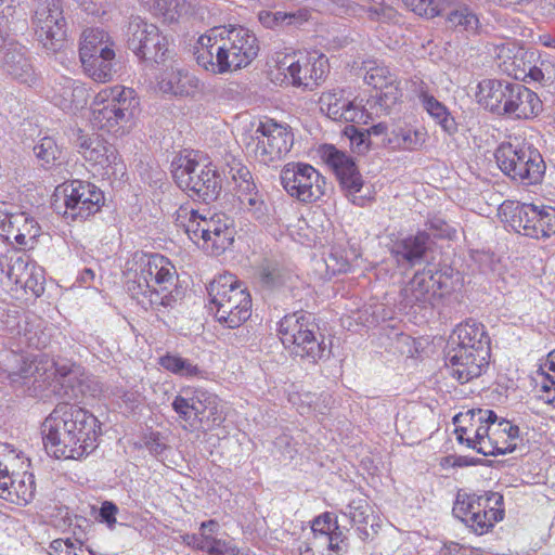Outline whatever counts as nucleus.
Instances as JSON below:
<instances>
[{
    "mask_svg": "<svg viewBox=\"0 0 555 555\" xmlns=\"http://www.w3.org/2000/svg\"><path fill=\"white\" fill-rule=\"evenodd\" d=\"M99 429V421L93 414L63 402L42 423L43 444L56 459L80 460L96 449Z\"/></svg>",
    "mask_w": 555,
    "mask_h": 555,
    "instance_id": "1",
    "label": "nucleus"
},
{
    "mask_svg": "<svg viewBox=\"0 0 555 555\" xmlns=\"http://www.w3.org/2000/svg\"><path fill=\"white\" fill-rule=\"evenodd\" d=\"M256 36L243 26L211 28L197 40L196 62L207 72L225 74L247 66L258 55Z\"/></svg>",
    "mask_w": 555,
    "mask_h": 555,
    "instance_id": "2",
    "label": "nucleus"
},
{
    "mask_svg": "<svg viewBox=\"0 0 555 555\" xmlns=\"http://www.w3.org/2000/svg\"><path fill=\"white\" fill-rule=\"evenodd\" d=\"M127 291L145 310L171 308L178 279L173 263L160 254H135L128 268Z\"/></svg>",
    "mask_w": 555,
    "mask_h": 555,
    "instance_id": "3",
    "label": "nucleus"
},
{
    "mask_svg": "<svg viewBox=\"0 0 555 555\" xmlns=\"http://www.w3.org/2000/svg\"><path fill=\"white\" fill-rule=\"evenodd\" d=\"M209 309L227 328H237L251 315V297L247 288L230 273L219 275L208 286Z\"/></svg>",
    "mask_w": 555,
    "mask_h": 555,
    "instance_id": "4",
    "label": "nucleus"
},
{
    "mask_svg": "<svg viewBox=\"0 0 555 555\" xmlns=\"http://www.w3.org/2000/svg\"><path fill=\"white\" fill-rule=\"evenodd\" d=\"M172 177L182 190L209 204L216 201L222 189V179L217 167L198 152L191 151L175 158Z\"/></svg>",
    "mask_w": 555,
    "mask_h": 555,
    "instance_id": "5",
    "label": "nucleus"
},
{
    "mask_svg": "<svg viewBox=\"0 0 555 555\" xmlns=\"http://www.w3.org/2000/svg\"><path fill=\"white\" fill-rule=\"evenodd\" d=\"M176 221L183 227L191 241L197 245L202 241L203 248L214 255L222 254L234 242L235 228L225 215L208 218L193 208L181 206L177 210Z\"/></svg>",
    "mask_w": 555,
    "mask_h": 555,
    "instance_id": "6",
    "label": "nucleus"
},
{
    "mask_svg": "<svg viewBox=\"0 0 555 555\" xmlns=\"http://www.w3.org/2000/svg\"><path fill=\"white\" fill-rule=\"evenodd\" d=\"M278 332L285 349L309 362L315 363L331 352L310 313L297 311L285 315L279 323Z\"/></svg>",
    "mask_w": 555,
    "mask_h": 555,
    "instance_id": "7",
    "label": "nucleus"
},
{
    "mask_svg": "<svg viewBox=\"0 0 555 555\" xmlns=\"http://www.w3.org/2000/svg\"><path fill=\"white\" fill-rule=\"evenodd\" d=\"M139 104L134 91L122 86L100 90L92 103V124L109 133H124Z\"/></svg>",
    "mask_w": 555,
    "mask_h": 555,
    "instance_id": "8",
    "label": "nucleus"
},
{
    "mask_svg": "<svg viewBox=\"0 0 555 555\" xmlns=\"http://www.w3.org/2000/svg\"><path fill=\"white\" fill-rule=\"evenodd\" d=\"M494 157L501 171L512 180L534 185L543 180L546 165L533 145L525 142H504L495 150Z\"/></svg>",
    "mask_w": 555,
    "mask_h": 555,
    "instance_id": "9",
    "label": "nucleus"
},
{
    "mask_svg": "<svg viewBox=\"0 0 555 555\" xmlns=\"http://www.w3.org/2000/svg\"><path fill=\"white\" fill-rule=\"evenodd\" d=\"M246 152L263 165L281 160L294 144V134L286 124L260 120L254 130L243 134Z\"/></svg>",
    "mask_w": 555,
    "mask_h": 555,
    "instance_id": "10",
    "label": "nucleus"
},
{
    "mask_svg": "<svg viewBox=\"0 0 555 555\" xmlns=\"http://www.w3.org/2000/svg\"><path fill=\"white\" fill-rule=\"evenodd\" d=\"M503 495L498 492L483 494L459 493L453 505V515L475 533L483 534L504 517Z\"/></svg>",
    "mask_w": 555,
    "mask_h": 555,
    "instance_id": "11",
    "label": "nucleus"
},
{
    "mask_svg": "<svg viewBox=\"0 0 555 555\" xmlns=\"http://www.w3.org/2000/svg\"><path fill=\"white\" fill-rule=\"evenodd\" d=\"M54 209L70 221H82L98 212L104 203L103 192L93 183L73 180L59 185Z\"/></svg>",
    "mask_w": 555,
    "mask_h": 555,
    "instance_id": "12",
    "label": "nucleus"
},
{
    "mask_svg": "<svg viewBox=\"0 0 555 555\" xmlns=\"http://www.w3.org/2000/svg\"><path fill=\"white\" fill-rule=\"evenodd\" d=\"M502 215L517 233L532 238H545L555 234V208L528 203H504Z\"/></svg>",
    "mask_w": 555,
    "mask_h": 555,
    "instance_id": "13",
    "label": "nucleus"
},
{
    "mask_svg": "<svg viewBox=\"0 0 555 555\" xmlns=\"http://www.w3.org/2000/svg\"><path fill=\"white\" fill-rule=\"evenodd\" d=\"M274 61L276 69L295 87L312 90L328 72V60L323 54L278 52Z\"/></svg>",
    "mask_w": 555,
    "mask_h": 555,
    "instance_id": "14",
    "label": "nucleus"
},
{
    "mask_svg": "<svg viewBox=\"0 0 555 555\" xmlns=\"http://www.w3.org/2000/svg\"><path fill=\"white\" fill-rule=\"evenodd\" d=\"M173 411L191 426H218L224 421L219 397L202 388L186 389L183 396H177L172 403Z\"/></svg>",
    "mask_w": 555,
    "mask_h": 555,
    "instance_id": "15",
    "label": "nucleus"
},
{
    "mask_svg": "<svg viewBox=\"0 0 555 555\" xmlns=\"http://www.w3.org/2000/svg\"><path fill=\"white\" fill-rule=\"evenodd\" d=\"M280 179L286 193L302 203L321 199L327 190L326 179L306 163L286 164L281 170Z\"/></svg>",
    "mask_w": 555,
    "mask_h": 555,
    "instance_id": "16",
    "label": "nucleus"
},
{
    "mask_svg": "<svg viewBox=\"0 0 555 555\" xmlns=\"http://www.w3.org/2000/svg\"><path fill=\"white\" fill-rule=\"evenodd\" d=\"M37 39L43 48L56 52L66 38L67 21L62 0H37L33 15Z\"/></svg>",
    "mask_w": 555,
    "mask_h": 555,
    "instance_id": "17",
    "label": "nucleus"
},
{
    "mask_svg": "<svg viewBox=\"0 0 555 555\" xmlns=\"http://www.w3.org/2000/svg\"><path fill=\"white\" fill-rule=\"evenodd\" d=\"M78 146L83 158L96 167L103 176L124 177L126 166L121 160L116 147L99 137H79Z\"/></svg>",
    "mask_w": 555,
    "mask_h": 555,
    "instance_id": "18",
    "label": "nucleus"
},
{
    "mask_svg": "<svg viewBox=\"0 0 555 555\" xmlns=\"http://www.w3.org/2000/svg\"><path fill=\"white\" fill-rule=\"evenodd\" d=\"M311 532L310 548L315 550L321 555H325V551L341 555L349 547L347 530L340 528L337 519L328 512L312 520Z\"/></svg>",
    "mask_w": 555,
    "mask_h": 555,
    "instance_id": "19",
    "label": "nucleus"
},
{
    "mask_svg": "<svg viewBox=\"0 0 555 555\" xmlns=\"http://www.w3.org/2000/svg\"><path fill=\"white\" fill-rule=\"evenodd\" d=\"M321 157L334 171L340 188L347 195H356L364 184L354 159L344 151L332 144H324L321 147Z\"/></svg>",
    "mask_w": 555,
    "mask_h": 555,
    "instance_id": "20",
    "label": "nucleus"
},
{
    "mask_svg": "<svg viewBox=\"0 0 555 555\" xmlns=\"http://www.w3.org/2000/svg\"><path fill=\"white\" fill-rule=\"evenodd\" d=\"M447 370L461 384L480 377L489 369L490 353L450 348L447 352Z\"/></svg>",
    "mask_w": 555,
    "mask_h": 555,
    "instance_id": "21",
    "label": "nucleus"
},
{
    "mask_svg": "<svg viewBox=\"0 0 555 555\" xmlns=\"http://www.w3.org/2000/svg\"><path fill=\"white\" fill-rule=\"evenodd\" d=\"M0 67L23 83L30 85L36 80L28 50L12 38H5L0 43Z\"/></svg>",
    "mask_w": 555,
    "mask_h": 555,
    "instance_id": "22",
    "label": "nucleus"
},
{
    "mask_svg": "<svg viewBox=\"0 0 555 555\" xmlns=\"http://www.w3.org/2000/svg\"><path fill=\"white\" fill-rule=\"evenodd\" d=\"M40 234L38 222L27 212L0 209V235L20 246L31 247Z\"/></svg>",
    "mask_w": 555,
    "mask_h": 555,
    "instance_id": "23",
    "label": "nucleus"
},
{
    "mask_svg": "<svg viewBox=\"0 0 555 555\" xmlns=\"http://www.w3.org/2000/svg\"><path fill=\"white\" fill-rule=\"evenodd\" d=\"M164 65L166 68L157 78V87L160 92L175 96H193L201 90V80L181 68L176 61Z\"/></svg>",
    "mask_w": 555,
    "mask_h": 555,
    "instance_id": "24",
    "label": "nucleus"
},
{
    "mask_svg": "<svg viewBox=\"0 0 555 555\" xmlns=\"http://www.w3.org/2000/svg\"><path fill=\"white\" fill-rule=\"evenodd\" d=\"M48 98L62 111L75 112L87 104L89 92L83 82L61 76L55 79Z\"/></svg>",
    "mask_w": 555,
    "mask_h": 555,
    "instance_id": "25",
    "label": "nucleus"
},
{
    "mask_svg": "<svg viewBox=\"0 0 555 555\" xmlns=\"http://www.w3.org/2000/svg\"><path fill=\"white\" fill-rule=\"evenodd\" d=\"M320 103L321 109L325 111L327 116L336 121L365 125L371 119V114L361 103L344 99L337 92L323 93Z\"/></svg>",
    "mask_w": 555,
    "mask_h": 555,
    "instance_id": "26",
    "label": "nucleus"
},
{
    "mask_svg": "<svg viewBox=\"0 0 555 555\" xmlns=\"http://www.w3.org/2000/svg\"><path fill=\"white\" fill-rule=\"evenodd\" d=\"M430 244V234L423 230L396 240L390 251L399 266L412 268L423 260Z\"/></svg>",
    "mask_w": 555,
    "mask_h": 555,
    "instance_id": "27",
    "label": "nucleus"
},
{
    "mask_svg": "<svg viewBox=\"0 0 555 555\" xmlns=\"http://www.w3.org/2000/svg\"><path fill=\"white\" fill-rule=\"evenodd\" d=\"M514 83L513 81L499 79L480 81L476 94L478 103L492 113L506 115V106H508L514 93Z\"/></svg>",
    "mask_w": 555,
    "mask_h": 555,
    "instance_id": "28",
    "label": "nucleus"
},
{
    "mask_svg": "<svg viewBox=\"0 0 555 555\" xmlns=\"http://www.w3.org/2000/svg\"><path fill=\"white\" fill-rule=\"evenodd\" d=\"M452 343L456 344L453 349H463L468 351H478L490 353V337L482 323L468 319L459 324L453 332Z\"/></svg>",
    "mask_w": 555,
    "mask_h": 555,
    "instance_id": "29",
    "label": "nucleus"
},
{
    "mask_svg": "<svg viewBox=\"0 0 555 555\" xmlns=\"http://www.w3.org/2000/svg\"><path fill=\"white\" fill-rule=\"evenodd\" d=\"M436 285L441 287L440 281H438L430 271L416 272L410 283L402 289L405 305L411 307L434 306Z\"/></svg>",
    "mask_w": 555,
    "mask_h": 555,
    "instance_id": "30",
    "label": "nucleus"
},
{
    "mask_svg": "<svg viewBox=\"0 0 555 555\" xmlns=\"http://www.w3.org/2000/svg\"><path fill=\"white\" fill-rule=\"evenodd\" d=\"M55 372L60 375L59 395L66 400H79L91 391V380L89 376L80 372L79 366L67 369L66 366L56 367Z\"/></svg>",
    "mask_w": 555,
    "mask_h": 555,
    "instance_id": "31",
    "label": "nucleus"
},
{
    "mask_svg": "<svg viewBox=\"0 0 555 555\" xmlns=\"http://www.w3.org/2000/svg\"><path fill=\"white\" fill-rule=\"evenodd\" d=\"M514 93L507 107L506 116L521 119L530 118L541 109V101L538 95L526 86L514 83Z\"/></svg>",
    "mask_w": 555,
    "mask_h": 555,
    "instance_id": "32",
    "label": "nucleus"
},
{
    "mask_svg": "<svg viewBox=\"0 0 555 555\" xmlns=\"http://www.w3.org/2000/svg\"><path fill=\"white\" fill-rule=\"evenodd\" d=\"M112 51H114V42L105 30L87 28L81 34L79 44L80 61H90L91 57L109 54Z\"/></svg>",
    "mask_w": 555,
    "mask_h": 555,
    "instance_id": "33",
    "label": "nucleus"
},
{
    "mask_svg": "<svg viewBox=\"0 0 555 555\" xmlns=\"http://www.w3.org/2000/svg\"><path fill=\"white\" fill-rule=\"evenodd\" d=\"M482 412H487V414L482 416V423L476 425L475 439L500 436L501 434L506 435L512 440L519 438L518 426L505 418L499 420L492 410H482Z\"/></svg>",
    "mask_w": 555,
    "mask_h": 555,
    "instance_id": "34",
    "label": "nucleus"
},
{
    "mask_svg": "<svg viewBox=\"0 0 555 555\" xmlns=\"http://www.w3.org/2000/svg\"><path fill=\"white\" fill-rule=\"evenodd\" d=\"M418 99L423 108L440 126L442 131L449 135L457 132V122L443 103L424 90L420 91Z\"/></svg>",
    "mask_w": 555,
    "mask_h": 555,
    "instance_id": "35",
    "label": "nucleus"
},
{
    "mask_svg": "<svg viewBox=\"0 0 555 555\" xmlns=\"http://www.w3.org/2000/svg\"><path fill=\"white\" fill-rule=\"evenodd\" d=\"M142 52H137L138 56L146 66L166 65L172 59L168 47L167 37L157 28L154 36H151L146 44L142 47Z\"/></svg>",
    "mask_w": 555,
    "mask_h": 555,
    "instance_id": "36",
    "label": "nucleus"
},
{
    "mask_svg": "<svg viewBox=\"0 0 555 555\" xmlns=\"http://www.w3.org/2000/svg\"><path fill=\"white\" fill-rule=\"evenodd\" d=\"M8 483L2 486L1 499L15 504H27L34 499L36 486L33 474L24 473L21 479L16 480L13 472Z\"/></svg>",
    "mask_w": 555,
    "mask_h": 555,
    "instance_id": "37",
    "label": "nucleus"
},
{
    "mask_svg": "<svg viewBox=\"0 0 555 555\" xmlns=\"http://www.w3.org/2000/svg\"><path fill=\"white\" fill-rule=\"evenodd\" d=\"M17 333L25 339L28 347L42 349L49 343V336L43 331V320L35 313H25L17 323Z\"/></svg>",
    "mask_w": 555,
    "mask_h": 555,
    "instance_id": "38",
    "label": "nucleus"
},
{
    "mask_svg": "<svg viewBox=\"0 0 555 555\" xmlns=\"http://www.w3.org/2000/svg\"><path fill=\"white\" fill-rule=\"evenodd\" d=\"M85 73L96 82H107L113 79L116 73V53L115 50L109 54L96 55L90 61H80Z\"/></svg>",
    "mask_w": 555,
    "mask_h": 555,
    "instance_id": "39",
    "label": "nucleus"
},
{
    "mask_svg": "<svg viewBox=\"0 0 555 555\" xmlns=\"http://www.w3.org/2000/svg\"><path fill=\"white\" fill-rule=\"evenodd\" d=\"M426 138L424 129L397 128L391 131L385 144L391 150L417 151L424 145Z\"/></svg>",
    "mask_w": 555,
    "mask_h": 555,
    "instance_id": "40",
    "label": "nucleus"
},
{
    "mask_svg": "<svg viewBox=\"0 0 555 555\" xmlns=\"http://www.w3.org/2000/svg\"><path fill=\"white\" fill-rule=\"evenodd\" d=\"M486 414L487 412H482V409H477L459 413L453 417V423L456 426V439L460 443H465L468 447L475 440L476 425L482 423V416Z\"/></svg>",
    "mask_w": 555,
    "mask_h": 555,
    "instance_id": "41",
    "label": "nucleus"
},
{
    "mask_svg": "<svg viewBox=\"0 0 555 555\" xmlns=\"http://www.w3.org/2000/svg\"><path fill=\"white\" fill-rule=\"evenodd\" d=\"M158 27L152 23H147L140 16H132L127 29V44L128 48L135 54L142 52L143 44L145 46L151 36L155 35Z\"/></svg>",
    "mask_w": 555,
    "mask_h": 555,
    "instance_id": "42",
    "label": "nucleus"
},
{
    "mask_svg": "<svg viewBox=\"0 0 555 555\" xmlns=\"http://www.w3.org/2000/svg\"><path fill=\"white\" fill-rule=\"evenodd\" d=\"M516 441L507 437L504 441H501L498 436H489L488 438L475 439L468 448L476 450L485 456L504 455L516 450Z\"/></svg>",
    "mask_w": 555,
    "mask_h": 555,
    "instance_id": "43",
    "label": "nucleus"
},
{
    "mask_svg": "<svg viewBox=\"0 0 555 555\" xmlns=\"http://www.w3.org/2000/svg\"><path fill=\"white\" fill-rule=\"evenodd\" d=\"M12 358L14 362L21 363L17 370H11L8 373V377L12 383H17L20 379H27L31 376L42 377L48 371L47 367H43V372H41L40 364L42 363V356L28 358L12 353Z\"/></svg>",
    "mask_w": 555,
    "mask_h": 555,
    "instance_id": "44",
    "label": "nucleus"
},
{
    "mask_svg": "<svg viewBox=\"0 0 555 555\" xmlns=\"http://www.w3.org/2000/svg\"><path fill=\"white\" fill-rule=\"evenodd\" d=\"M447 22L451 27L461 31L476 34L480 27L477 13L468 5H460L449 12Z\"/></svg>",
    "mask_w": 555,
    "mask_h": 555,
    "instance_id": "45",
    "label": "nucleus"
},
{
    "mask_svg": "<svg viewBox=\"0 0 555 555\" xmlns=\"http://www.w3.org/2000/svg\"><path fill=\"white\" fill-rule=\"evenodd\" d=\"M159 364L167 371L182 377H203L205 374L196 364L179 356L166 354L160 358Z\"/></svg>",
    "mask_w": 555,
    "mask_h": 555,
    "instance_id": "46",
    "label": "nucleus"
},
{
    "mask_svg": "<svg viewBox=\"0 0 555 555\" xmlns=\"http://www.w3.org/2000/svg\"><path fill=\"white\" fill-rule=\"evenodd\" d=\"M229 172L235 184L234 189L240 202L245 197L251 196L253 193L259 192L247 167L234 164L230 167Z\"/></svg>",
    "mask_w": 555,
    "mask_h": 555,
    "instance_id": "47",
    "label": "nucleus"
},
{
    "mask_svg": "<svg viewBox=\"0 0 555 555\" xmlns=\"http://www.w3.org/2000/svg\"><path fill=\"white\" fill-rule=\"evenodd\" d=\"M20 453L9 444H0V493H3L2 486H8L11 474L18 465Z\"/></svg>",
    "mask_w": 555,
    "mask_h": 555,
    "instance_id": "48",
    "label": "nucleus"
},
{
    "mask_svg": "<svg viewBox=\"0 0 555 555\" xmlns=\"http://www.w3.org/2000/svg\"><path fill=\"white\" fill-rule=\"evenodd\" d=\"M344 135L349 140L351 150L364 155L374 147L375 141L370 139L366 129H360L354 125H347L343 130Z\"/></svg>",
    "mask_w": 555,
    "mask_h": 555,
    "instance_id": "49",
    "label": "nucleus"
},
{
    "mask_svg": "<svg viewBox=\"0 0 555 555\" xmlns=\"http://www.w3.org/2000/svg\"><path fill=\"white\" fill-rule=\"evenodd\" d=\"M50 555H95L79 540L56 539L49 545Z\"/></svg>",
    "mask_w": 555,
    "mask_h": 555,
    "instance_id": "50",
    "label": "nucleus"
},
{
    "mask_svg": "<svg viewBox=\"0 0 555 555\" xmlns=\"http://www.w3.org/2000/svg\"><path fill=\"white\" fill-rule=\"evenodd\" d=\"M240 203L255 220L260 223L267 222L269 218V206L264 202L262 194L259 192L253 193L251 196L245 197Z\"/></svg>",
    "mask_w": 555,
    "mask_h": 555,
    "instance_id": "51",
    "label": "nucleus"
},
{
    "mask_svg": "<svg viewBox=\"0 0 555 555\" xmlns=\"http://www.w3.org/2000/svg\"><path fill=\"white\" fill-rule=\"evenodd\" d=\"M34 152L37 158L41 160V165L47 167L54 165L61 153L55 140L52 137L41 138L40 141L34 146Z\"/></svg>",
    "mask_w": 555,
    "mask_h": 555,
    "instance_id": "52",
    "label": "nucleus"
},
{
    "mask_svg": "<svg viewBox=\"0 0 555 555\" xmlns=\"http://www.w3.org/2000/svg\"><path fill=\"white\" fill-rule=\"evenodd\" d=\"M370 505L366 500H352L341 512L343 515L350 519L352 525H367L370 517Z\"/></svg>",
    "mask_w": 555,
    "mask_h": 555,
    "instance_id": "53",
    "label": "nucleus"
},
{
    "mask_svg": "<svg viewBox=\"0 0 555 555\" xmlns=\"http://www.w3.org/2000/svg\"><path fill=\"white\" fill-rule=\"evenodd\" d=\"M396 75L387 66L383 65L370 67L364 76L365 82L374 89H384L391 81H396Z\"/></svg>",
    "mask_w": 555,
    "mask_h": 555,
    "instance_id": "54",
    "label": "nucleus"
},
{
    "mask_svg": "<svg viewBox=\"0 0 555 555\" xmlns=\"http://www.w3.org/2000/svg\"><path fill=\"white\" fill-rule=\"evenodd\" d=\"M404 7L420 16L433 18L440 13L439 4L435 0H402Z\"/></svg>",
    "mask_w": 555,
    "mask_h": 555,
    "instance_id": "55",
    "label": "nucleus"
},
{
    "mask_svg": "<svg viewBox=\"0 0 555 555\" xmlns=\"http://www.w3.org/2000/svg\"><path fill=\"white\" fill-rule=\"evenodd\" d=\"M206 553L209 555H246L232 540L218 539L211 534Z\"/></svg>",
    "mask_w": 555,
    "mask_h": 555,
    "instance_id": "56",
    "label": "nucleus"
},
{
    "mask_svg": "<svg viewBox=\"0 0 555 555\" xmlns=\"http://www.w3.org/2000/svg\"><path fill=\"white\" fill-rule=\"evenodd\" d=\"M379 90L380 93L378 94L377 102L385 112L390 111L391 107L395 104H397L402 96V93L399 88V82L397 80L391 81L390 85Z\"/></svg>",
    "mask_w": 555,
    "mask_h": 555,
    "instance_id": "57",
    "label": "nucleus"
},
{
    "mask_svg": "<svg viewBox=\"0 0 555 555\" xmlns=\"http://www.w3.org/2000/svg\"><path fill=\"white\" fill-rule=\"evenodd\" d=\"M179 0H154V9L166 22L172 23L180 16Z\"/></svg>",
    "mask_w": 555,
    "mask_h": 555,
    "instance_id": "58",
    "label": "nucleus"
},
{
    "mask_svg": "<svg viewBox=\"0 0 555 555\" xmlns=\"http://www.w3.org/2000/svg\"><path fill=\"white\" fill-rule=\"evenodd\" d=\"M31 262L27 256L11 257L7 263V268H2L10 282H14L28 268Z\"/></svg>",
    "mask_w": 555,
    "mask_h": 555,
    "instance_id": "59",
    "label": "nucleus"
},
{
    "mask_svg": "<svg viewBox=\"0 0 555 555\" xmlns=\"http://www.w3.org/2000/svg\"><path fill=\"white\" fill-rule=\"evenodd\" d=\"M30 271L31 276H28V282L24 287L25 293H30L35 297H39L44 292V271L41 267H33Z\"/></svg>",
    "mask_w": 555,
    "mask_h": 555,
    "instance_id": "60",
    "label": "nucleus"
},
{
    "mask_svg": "<svg viewBox=\"0 0 555 555\" xmlns=\"http://www.w3.org/2000/svg\"><path fill=\"white\" fill-rule=\"evenodd\" d=\"M541 370L542 373L539 374L541 380L537 383V387L548 389V387L555 385V350L547 354V359Z\"/></svg>",
    "mask_w": 555,
    "mask_h": 555,
    "instance_id": "61",
    "label": "nucleus"
},
{
    "mask_svg": "<svg viewBox=\"0 0 555 555\" xmlns=\"http://www.w3.org/2000/svg\"><path fill=\"white\" fill-rule=\"evenodd\" d=\"M294 20V15L283 13L281 11L270 12V11H261L259 13L260 23L267 28H274L281 26L283 24H292Z\"/></svg>",
    "mask_w": 555,
    "mask_h": 555,
    "instance_id": "62",
    "label": "nucleus"
},
{
    "mask_svg": "<svg viewBox=\"0 0 555 555\" xmlns=\"http://www.w3.org/2000/svg\"><path fill=\"white\" fill-rule=\"evenodd\" d=\"M426 225L436 237L451 238L455 234V230L440 217H434L429 219Z\"/></svg>",
    "mask_w": 555,
    "mask_h": 555,
    "instance_id": "63",
    "label": "nucleus"
},
{
    "mask_svg": "<svg viewBox=\"0 0 555 555\" xmlns=\"http://www.w3.org/2000/svg\"><path fill=\"white\" fill-rule=\"evenodd\" d=\"M210 534H203L201 531L198 534L196 533H185L181 535L182 543L186 546L196 550L206 552L208 548Z\"/></svg>",
    "mask_w": 555,
    "mask_h": 555,
    "instance_id": "64",
    "label": "nucleus"
}]
</instances>
